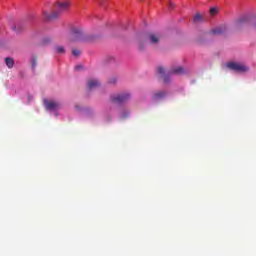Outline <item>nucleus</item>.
Segmentation results:
<instances>
[{"instance_id": "f3484780", "label": "nucleus", "mask_w": 256, "mask_h": 256, "mask_svg": "<svg viewBox=\"0 0 256 256\" xmlns=\"http://www.w3.org/2000/svg\"><path fill=\"white\" fill-rule=\"evenodd\" d=\"M31 65H32V69H35V67H37V57L35 56L32 57Z\"/></svg>"}, {"instance_id": "20e7f679", "label": "nucleus", "mask_w": 256, "mask_h": 256, "mask_svg": "<svg viewBox=\"0 0 256 256\" xmlns=\"http://www.w3.org/2000/svg\"><path fill=\"white\" fill-rule=\"evenodd\" d=\"M226 67L231 69V71H236L237 73H245L246 71H249L247 66L237 62H230L226 64Z\"/></svg>"}, {"instance_id": "7ed1b4c3", "label": "nucleus", "mask_w": 256, "mask_h": 256, "mask_svg": "<svg viewBox=\"0 0 256 256\" xmlns=\"http://www.w3.org/2000/svg\"><path fill=\"white\" fill-rule=\"evenodd\" d=\"M129 99H131V94L127 92L115 94L110 97V101L112 103H116L117 105H121V103H127Z\"/></svg>"}, {"instance_id": "2eb2a0df", "label": "nucleus", "mask_w": 256, "mask_h": 256, "mask_svg": "<svg viewBox=\"0 0 256 256\" xmlns=\"http://www.w3.org/2000/svg\"><path fill=\"white\" fill-rule=\"evenodd\" d=\"M194 23H201L203 21V16L199 13H197L193 18Z\"/></svg>"}, {"instance_id": "aec40b11", "label": "nucleus", "mask_w": 256, "mask_h": 256, "mask_svg": "<svg viewBox=\"0 0 256 256\" xmlns=\"http://www.w3.org/2000/svg\"><path fill=\"white\" fill-rule=\"evenodd\" d=\"M217 13V8L210 9V15H215Z\"/></svg>"}, {"instance_id": "1a4fd4ad", "label": "nucleus", "mask_w": 256, "mask_h": 256, "mask_svg": "<svg viewBox=\"0 0 256 256\" xmlns=\"http://www.w3.org/2000/svg\"><path fill=\"white\" fill-rule=\"evenodd\" d=\"M81 37H83V31L79 28H75L72 32L71 40L80 41Z\"/></svg>"}, {"instance_id": "423d86ee", "label": "nucleus", "mask_w": 256, "mask_h": 256, "mask_svg": "<svg viewBox=\"0 0 256 256\" xmlns=\"http://www.w3.org/2000/svg\"><path fill=\"white\" fill-rule=\"evenodd\" d=\"M136 41L138 43V47L140 51H145L147 47V38L145 37V34H138L136 36Z\"/></svg>"}, {"instance_id": "ddd939ff", "label": "nucleus", "mask_w": 256, "mask_h": 256, "mask_svg": "<svg viewBox=\"0 0 256 256\" xmlns=\"http://www.w3.org/2000/svg\"><path fill=\"white\" fill-rule=\"evenodd\" d=\"M166 96H167V92L160 91L153 95V99H154V101H159V99H164V97H166Z\"/></svg>"}, {"instance_id": "dca6fc26", "label": "nucleus", "mask_w": 256, "mask_h": 256, "mask_svg": "<svg viewBox=\"0 0 256 256\" xmlns=\"http://www.w3.org/2000/svg\"><path fill=\"white\" fill-rule=\"evenodd\" d=\"M55 52L58 53L59 55H64L65 48L63 46H56L55 47Z\"/></svg>"}, {"instance_id": "f8f14e48", "label": "nucleus", "mask_w": 256, "mask_h": 256, "mask_svg": "<svg viewBox=\"0 0 256 256\" xmlns=\"http://www.w3.org/2000/svg\"><path fill=\"white\" fill-rule=\"evenodd\" d=\"M100 85L101 83H99V80L96 79H91L87 83L88 89H97V87H99Z\"/></svg>"}, {"instance_id": "a211bd4d", "label": "nucleus", "mask_w": 256, "mask_h": 256, "mask_svg": "<svg viewBox=\"0 0 256 256\" xmlns=\"http://www.w3.org/2000/svg\"><path fill=\"white\" fill-rule=\"evenodd\" d=\"M72 55H74V57H79V55H81V50L72 49Z\"/></svg>"}, {"instance_id": "0eeeda50", "label": "nucleus", "mask_w": 256, "mask_h": 256, "mask_svg": "<svg viewBox=\"0 0 256 256\" xmlns=\"http://www.w3.org/2000/svg\"><path fill=\"white\" fill-rule=\"evenodd\" d=\"M45 105H46V109H48V111H57V109H59L61 107V104L59 102H55V101H44Z\"/></svg>"}, {"instance_id": "39448f33", "label": "nucleus", "mask_w": 256, "mask_h": 256, "mask_svg": "<svg viewBox=\"0 0 256 256\" xmlns=\"http://www.w3.org/2000/svg\"><path fill=\"white\" fill-rule=\"evenodd\" d=\"M144 37H146L147 42L151 45H159V41H161V35L155 33L144 34Z\"/></svg>"}, {"instance_id": "9d476101", "label": "nucleus", "mask_w": 256, "mask_h": 256, "mask_svg": "<svg viewBox=\"0 0 256 256\" xmlns=\"http://www.w3.org/2000/svg\"><path fill=\"white\" fill-rule=\"evenodd\" d=\"M157 71H158V74L160 75V77L163 78L164 83H169V81H170L169 75H165V68L158 67Z\"/></svg>"}, {"instance_id": "4468645a", "label": "nucleus", "mask_w": 256, "mask_h": 256, "mask_svg": "<svg viewBox=\"0 0 256 256\" xmlns=\"http://www.w3.org/2000/svg\"><path fill=\"white\" fill-rule=\"evenodd\" d=\"M5 64H6V67H8V69H13L15 65V60L11 57H7L5 58Z\"/></svg>"}, {"instance_id": "6e6552de", "label": "nucleus", "mask_w": 256, "mask_h": 256, "mask_svg": "<svg viewBox=\"0 0 256 256\" xmlns=\"http://www.w3.org/2000/svg\"><path fill=\"white\" fill-rule=\"evenodd\" d=\"M226 32H227V26L222 25L210 30L209 35H223V33H226Z\"/></svg>"}, {"instance_id": "9b49d317", "label": "nucleus", "mask_w": 256, "mask_h": 256, "mask_svg": "<svg viewBox=\"0 0 256 256\" xmlns=\"http://www.w3.org/2000/svg\"><path fill=\"white\" fill-rule=\"evenodd\" d=\"M183 73H185V71L181 66L174 67L169 71V75H183Z\"/></svg>"}, {"instance_id": "f03ea898", "label": "nucleus", "mask_w": 256, "mask_h": 256, "mask_svg": "<svg viewBox=\"0 0 256 256\" xmlns=\"http://www.w3.org/2000/svg\"><path fill=\"white\" fill-rule=\"evenodd\" d=\"M243 27L256 29V16H244L235 22L236 29H243Z\"/></svg>"}, {"instance_id": "412c9836", "label": "nucleus", "mask_w": 256, "mask_h": 256, "mask_svg": "<svg viewBox=\"0 0 256 256\" xmlns=\"http://www.w3.org/2000/svg\"><path fill=\"white\" fill-rule=\"evenodd\" d=\"M169 7H170L171 9H173V7H175V5H174L173 3H170V4H169Z\"/></svg>"}, {"instance_id": "4be33fe9", "label": "nucleus", "mask_w": 256, "mask_h": 256, "mask_svg": "<svg viewBox=\"0 0 256 256\" xmlns=\"http://www.w3.org/2000/svg\"><path fill=\"white\" fill-rule=\"evenodd\" d=\"M75 69L79 70L81 69V66H76Z\"/></svg>"}, {"instance_id": "f257e3e1", "label": "nucleus", "mask_w": 256, "mask_h": 256, "mask_svg": "<svg viewBox=\"0 0 256 256\" xmlns=\"http://www.w3.org/2000/svg\"><path fill=\"white\" fill-rule=\"evenodd\" d=\"M69 7H71L70 1L58 2L55 5L56 11L51 14L47 11L43 12L44 18L46 21H55L56 19H59V15H61V13H67V11H69Z\"/></svg>"}, {"instance_id": "6ab92c4d", "label": "nucleus", "mask_w": 256, "mask_h": 256, "mask_svg": "<svg viewBox=\"0 0 256 256\" xmlns=\"http://www.w3.org/2000/svg\"><path fill=\"white\" fill-rule=\"evenodd\" d=\"M109 83L111 84V85H115V83H117V78H110V80H109Z\"/></svg>"}]
</instances>
